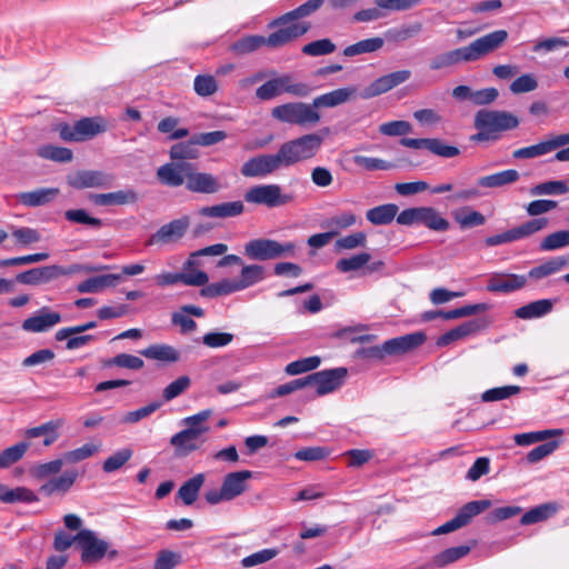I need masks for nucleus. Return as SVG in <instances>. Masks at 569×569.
I'll list each match as a JSON object with an SVG mask.
<instances>
[{"instance_id": "43", "label": "nucleus", "mask_w": 569, "mask_h": 569, "mask_svg": "<svg viewBox=\"0 0 569 569\" xmlns=\"http://www.w3.org/2000/svg\"><path fill=\"white\" fill-rule=\"evenodd\" d=\"M398 213V206L395 203H387L369 209L366 218L375 226H383L393 221Z\"/></svg>"}, {"instance_id": "26", "label": "nucleus", "mask_w": 569, "mask_h": 569, "mask_svg": "<svg viewBox=\"0 0 569 569\" xmlns=\"http://www.w3.org/2000/svg\"><path fill=\"white\" fill-rule=\"evenodd\" d=\"M190 316L202 318L204 310L194 305H184L179 311L172 313V325L178 326L181 333L193 332L197 330V322Z\"/></svg>"}, {"instance_id": "25", "label": "nucleus", "mask_w": 569, "mask_h": 569, "mask_svg": "<svg viewBox=\"0 0 569 569\" xmlns=\"http://www.w3.org/2000/svg\"><path fill=\"white\" fill-rule=\"evenodd\" d=\"M470 62L465 47L456 48L433 56L429 61L431 71L451 69L459 63Z\"/></svg>"}, {"instance_id": "10", "label": "nucleus", "mask_w": 569, "mask_h": 569, "mask_svg": "<svg viewBox=\"0 0 569 569\" xmlns=\"http://www.w3.org/2000/svg\"><path fill=\"white\" fill-rule=\"evenodd\" d=\"M491 507V501L475 500L463 505L457 515L446 523L433 530V535H445L467 526L471 519Z\"/></svg>"}, {"instance_id": "39", "label": "nucleus", "mask_w": 569, "mask_h": 569, "mask_svg": "<svg viewBox=\"0 0 569 569\" xmlns=\"http://www.w3.org/2000/svg\"><path fill=\"white\" fill-rule=\"evenodd\" d=\"M520 174L515 169H508L489 176L480 177L477 180L479 187L482 188H500L519 180Z\"/></svg>"}, {"instance_id": "29", "label": "nucleus", "mask_w": 569, "mask_h": 569, "mask_svg": "<svg viewBox=\"0 0 569 569\" xmlns=\"http://www.w3.org/2000/svg\"><path fill=\"white\" fill-rule=\"evenodd\" d=\"M355 87L339 88L323 93L312 101V108H333L349 101L356 94Z\"/></svg>"}, {"instance_id": "63", "label": "nucleus", "mask_w": 569, "mask_h": 569, "mask_svg": "<svg viewBox=\"0 0 569 569\" xmlns=\"http://www.w3.org/2000/svg\"><path fill=\"white\" fill-rule=\"evenodd\" d=\"M520 390H521V388L518 386H503V387L488 389L481 395V400L483 402H492V401L503 400L513 395L519 393Z\"/></svg>"}, {"instance_id": "64", "label": "nucleus", "mask_w": 569, "mask_h": 569, "mask_svg": "<svg viewBox=\"0 0 569 569\" xmlns=\"http://www.w3.org/2000/svg\"><path fill=\"white\" fill-rule=\"evenodd\" d=\"M27 449L28 446L23 442H20L3 450L0 453V468H8L19 461L23 457Z\"/></svg>"}, {"instance_id": "57", "label": "nucleus", "mask_w": 569, "mask_h": 569, "mask_svg": "<svg viewBox=\"0 0 569 569\" xmlns=\"http://www.w3.org/2000/svg\"><path fill=\"white\" fill-rule=\"evenodd\" d=\"M133 451L130 448H123L108 457L102 465L104 472H114L123 467L132 457Z\"/></svg>"}, {"instance_id": "33", "label": "nucleus", "mask_w": 569, "mask_h": 569, "mask_svg": "<svg viewBox=\"0 0 569 569\" xmlns=\"http://www.w3.org/2000/svg\"><path fill=\"white\" fill-rule=\"evenodd\" d=\"M202 261L194 251L189 254L182 263L181 272L191 279H196L193 283H187L188 287H203L209 282V276L201 270Z\"/></svg>"}, {"instance_id": "53", "label": "nucleus", "mask_w": 569, "mask_h": 569, "mask_svg": "<svg viewBox=\"0 0 569 569\" xmlns=\"http://www.w3.org/2000/svg\"><path fill=\"white\" fill-rule=\"evenodd\" d=\"M358 222V217L351 211H340L333 216H331L327 222L326 227L330 229V231H337V234L342 229H348L355 226Z\"/></svg>"}, {"instance_id": "38", "label": "nucleus", "mask_w": 569, "mask_h": 569, "mask_svg": "<svg viewBox=\"0 0 569 569\" xmlns=\"http://www.w3.org/2000/svg\"><path fill=\"white\" fill-rule=\"evenodd\" d=\"M140 353L148 359H153L161 362L172 363L180 360L179 351L170 345H151L148 348L141 350Z\"/></svg>"}, {"instance_id": "22", "label": "nucleus", "mask_w": 569, "mask_h": 569, "mask_svg": "<svg viewBox=\"0 0 569 569\" xmlns=\"http://www.w3.org/2000/svg\"><path fill=\"white\" fill-rule=\"evenodd\" d=\"M186 188L190 192L212 194L221 190L219 178L208 172L196 171L194 164L188 174Z\"/></svg>"}, {"instance_id": "17", "label": "nucleus", "mask_w": 569, "mask_h": 569, "mask_svg": "<svg viewBox=\"0 0 569 569\" xmlns=\"http://www.w3.org/2000/svg\"><path fill=\"white\" fill-rule=\"evenodd\" d=\"M569 144V133L550 136L549 139L536 144L523 147L512 152L513 159H532L552 152L553 150Z\"/></svg>"}, {"instance_id": "60", "label": "nucleus", "mask_w": 569, "mask_h": 569, "mask_svg": "<svg viewBox=\"0 0 569 569\" xmlns=\"http://www.w3.org/2000/svg\"><path fill=\"white\" fill-rule=\"evenodd\" d=\"M98 450L99 447L97 445L84 443L77 449L64 452L62 455L63 461L66 465L77 463L92 457L96 452H98Z\"/></svg>"}, {"instance_id": "2", "label": "nucleus", "mask_w": 569, "mask_h": 569, "mask_svg": "<svg viewBox=\"0 0 569 569\" xmlns=\"http://www.w3.org/2000/svg\"><path fill=\"white\" fill-rule=\"evenodd\" d=\"M244 254L251 260L268 261L295 258L299 247L293 241L279 242L269 238H256L244 244Z\"/></svg>"}, {"instance_id": "11", "label": "nucleus", "mask_w": 569, "mask_h": 569, "mask_svg": "<svg viewBox=\"0 0 569 569\" xmlns=\"http://www.w3.org/2000/svg\"><path fill=\"white\" fill-rule=\"evenodd\" d=\"M191 220L188 216H182L161 226L150 236L147 246H167L179 242L187 233Z\"/></svg>"}, {"instance_id": "56", "label": "nucleus", "mask_w": 569, "mask_h": 569, "mask_svg": "<svg viewBox=\"0 0 569 569\" xmlns=\"http://www.w3.org/2000/svg\"><path fill=\"white\" fill-rule=\"evenodd\" d=\"M548 223H549V219L546 217H539V218H535L529 221H526L515 228L517 239L521 240V239L528 238V237L543 230L545 228H547Z\"/></svg>"}, {"instance_id": "62", "label": "nucleus", "mask_w": 569, "mask_h": 569, "mask_svg": "<svg viewBox=\"0 0 569 569\" xmlns=\"http://www.w3.org/2000/svg\"><path fill=\"white\" fill-rule=\"evenodd\" d=\"M470 552V547L458 546L448 548L435 557V563L439 567H443L448 563L457 561Z\"/></svg>"}, {"instance_id": "48", "label": "nucleus", "mask_w": 569, "mask_h": 569, "mask_svg": "<svg viewBox=\"0 0 569 569\" xmlns=\"http://www.w3.org/2000/svg\"><path fill=\"white\" fill-rule=\"evenodd\" d=\"M37 154L40 158L60 163H67L73 159V153L71 149L53 144H44L39 147L37 149Z\"/></svg>"}, {"instance_id": "35", "label": "nucleus", "mask_w": 569, "mask_h": 569, "mask_svg": "<svg viewBox=\"0 0 569 569\" xmlns=\"http://www.w3.org/2000/svg\"><path fill=\"white\" fill-rule=\"evenodd\" d=\"M199 430L184 429L173 435L170 439L171 446L180 456L188 455L198 449Z\"/></svg>"}, {"instance_id": "28", "label": "nucleus", "mask_w": 569, "mask_h": 569, "mask_svg": "<svg viewBox=\"0 0 569 569\" xmlns=\"http://www.w3.org/2000/svg\"><path fill=\"white\" fill-rule=\"evenodd\" d=\"M244 211L243 202L240 200L222 202L214 206H207L199 209L198 213L204 218H232L242 214Z\"/></svg>"}, {"instance_id": "52", "label": "nucleus", "mask_w": 569, "mask_h": 569, "mask_svg": "<svg viewBox=\"0 0 569 569\" xmlns=\"http://www.w3.org/2000/svg\"><path fill=\"white\" fill-rule=\"evenodd\" d=\"M555 512H556L555 506H552L550 503L540 505V506H537V507L530 509L526 513H523L520 519V523L527 526V525L541 522L543 520H547Z\"/></svg>"}, {"instance_id": "34", "label": "nucleus", "mask_w": 569, "mask_h": 569, "mask_svg": "<svg viewBox=\"0 0 569 569\" xmlns=\"http://www.w3.org/2000/svg\"><path fill=\"white\" fill-rule=\"evenodd\" d=\"M238 279H234L240 291L262 282L267 278L266 268L258 263L242 264Z\"/></svg>"}, {"instance_id": "13", "label": "nucleus", "mask_w": 569, "mask_h": 569, "mask_svg": "<svg viewBox=\"0 0 569 569\" xmlns=\"http://www.w3.org/2000/svg\"><path fill=\"white\" fill-rule=\"evenodd\" d=\"M425 340L426 336L422 332L409 333L387 340L381 347L370 348L367 351V355L370 357L381 358L385 355L402 353L419 347L425 342Z\"/></svg>"}, {"instance_id": "27", "label": "nucleus", "mask_w": 569, "mask_h": 569, "mask_svg": "<svg viewBox=\"0 0 569 569\" xmlns=\"http://www.w3.org/2000/svg\"><path fill=\"white\" fill-rule=\"evenodd\" d=\"M250 478H252V472L249 470L230 472L223 478L221 488L229 501L247 490V481Z\"/></svg>"}, {"instance_id": "61", "label": "nucleus", "mask_w": 569, "mask_h": 569, "mask_svg": "<svg viewBox=\"0 0 569 569\" xmlns=\"http://www.w3.org/2000/svg\"><path fill=\"white\" fill-rule=\"evenodd\" d=\"M336 50V44L330 39H320L305 44L302 53L310 57L327 56Z\"/></svg>"}, {"instance_id": "51", "label": "nucleus", "mask_w": 569, "mask_h": 569, "mask_svg": "<svg viewBox=\"0 0 569 569\" xmlns=\"http://www.w3.org/2000/svg\"><path fill=\"white\" fill-rule=\"evenodd\" d=\"M422 226L433 231H447L450 227V222L441 216V213L432 208L426 207L422 216Z\"/></svg>"}, {"instance_id": "59", "label": "nucleus", "mask_w": 569, "mask_h": 569, "mask_svg": "<svg viewBox=\"0 0 569 569\" xmlns=\"http://www.w3.org/2000/svg\"><path fill=\"white\" fill-rule=\"evenodd\" d=\"M569 246V230H560L548 234L540 243V250L552 251Z\"/></svg>"}, {"instance_id": "15", "label": "nucleus", "mask_w": 569, "mask_h": 569, "mask_svg": "<svg viewBox=\"0 0 569 569\" xmlns=\"http://www.w3.org/2000/svg\"><path fill=\"white\" fill-rule=\"evenodd\" d=\"M283 168L277 153L259 154L248 159L241 167V174L247 178L267 177Z\"/></svg>"}, {"instance_id": "32", "label": "nucleus", "mask_w": 569, "mask_h": 569, "mask_svg": "<svg viewBox=\"0 0 569 569\" xmlns=\"http://www.w3.org/2000/svg\"><path fill=\"white\" fill-rule=\"evenodd\" d=\"M63 425L64 420L61 418L50 420L46 423L28 429L26 431V436L28 438H38L42 436L44 437L43 445L49 447L58 440L60 436L59 430L63 427Z\"/></svg>"}, {"instance_id": "4", "label": "nucleus", "mask_w": 569, "mask_h": 569, "mask_svg": "<svg viewBox=\"0 0 569 569\" xmlns=\"http://www.w3.org/2000/svg\"><path fill=\"white\" fill-rule=\"evenodd\" d=\"M107 131V122L101 117L82 118L72 126L61 123L58 126L60 138L67 142H80Z\"/></svg>"}, {"instance_id": "6", "label": "nucleus", "mask_w": 569, "mask_h": 569, "mask_svg": "<svg viewBox=\"0 0 569 569\" xmlns=\"http://www.w3.org/2000/svg\"><path fill=\"white\" fill-rule=\"evenodd\" d=\"M287 92L296 97H307L311 92L310 86L307 83H292L290 76H281L273 78L256 90V96L260 100H270Z\"/></svg>"}, {"instance_id": "55", "label": "nucleus", "mask_w": 569, "mask_h": 569, "mask_svg": "<svg viewBox=\"0 0 569 569\" xmlns=\"http://www.w3.org/2000/svg\"><path fill=\"white\" fill-rule=\"evenodd\" d=\"M371 260V256L368 252H361L353 254L349 258H343L337 261V269L341 272L358 271Z\"/></svg>"}, {"instance_id": "3", "label": "nucleus", "mask_w": 569, "mask_h": 569, "mask_svg": "<svg viewBox=\"0 0 569 569\" xmlns=\"http://www.w3.org/2000/svg\"><path fill=\"white\" fill-rule=\"evenodd\" d=\"M108 268V266L73 264L68 270H66L57 264L44 266L18 273L16 281L28 286H39L49 283L58 279L60 276L70 274L73 272H97Z\"/></svg>"}, {"instance_id": "41", "label": "nucleus", "mask_w": 569, "mask_h": 569, "mask_svg": "<svg viewBox=\"0 0 569 569\" xmlns=\"http://www.w3.org/2000/svg\"><path fill=\"white\" fill-rule=\"evenodd\" d=\"M206 481V477L203 473H197L189 480H187L178 490L177 496L180 498L184 505H192L198 496L201 487Z\"/></svg>"}, {"instance_id": "36", "label": "nucleus", "mask_w": 569, "mask_h": 569, "mask_svg": "<svg viewBox=\"0 0 569 569\" xmlns=\"http://www.w3.org/2000/svg\"><path fill=\"white\" fill-rule=\"evenodd\" d=\"M568 266H569V254L555 257V258H551V259L547 260L546 262L530 269V271L528 272V276H526V277H527V279L531 278L535 280H540L542 278L549 277L553 273L561 271L563 268H566Z\"/></svg>"}, {"instance_id": "42", "label": "nucleus", "mask_w": 569, "mask_h": 569, "mask_svg": "<svg viewBox=\"0 0 569 569\" xmlns=\"http://www.w3.org/2000/svg\"><path fill=\"white\" fill-rule=\"evenodd\" d=\"M238 284L234 279H222L218 282L207 283L200 290V295L206 298H218L239 292Z\"/></svg>"}, {"instance_id": "40", "label": "nucleus", "mask_w": 569, "mask_h": 569, "mask_svg": "<svg viewBox=\"0 0 569 569\" xmlns=\"http://www.w3.org/2000/svg\"><path fill=\"white\" fill-rule=\"evenodd\" d=\"M59 193L56 188H40L37 190L21 192L18 200L27 207H39L48 203L54 196Z\"/></svg>"}, {"instance_id": "24", "label": "nucleus", "mask_w": 569, "mask_h": 569, "mask_svg": "<svg viewBox=\"0 0 569 569\" xmlns=\"http://www.w3.org/2000/svg\"><path fill=\"white\" fill-rule=\"evenodd\" d=\"M487 321L482 318L472 319L469 321H466L456 328L447 331L441 337L438 338L437 345L438 346H448L449 343L459 340L465 339L467 337L473 336L478 333L480 330L486 328Z\"/></svg>"}, {"instance_id": "46", "label": "nucleus", "mask_w": 569, "mask_h": 569, "mask_svg": "<svg viewBox=\"0 0 569 569\" xmlns=\"http://www.w3.org/2000/svg\"><path fill=\"white\" fill-rule=\"evenodd\" d=\"M262 46L268 47L267 37L263 36H247L230 46V50L237 56H244L254 52Z\"/></svg>"}, {"instance_id": "12", "label": "nucleus", "mask_w": 569, "mask_h": 569, "mask_svg": "<svg viewBox=\"0 0 569 569\" xmlns=\"http://www.w3.org/2000/svg\"><path fill=\"white\" fill-rule=\"evenodd\" d=\"M269 28H278L267 37L268 47L277 49L306 34L311 24L310 22L276 23L274 19L269 23Z\"/></svg>"}, {"instance_id": "5", "label": "nucleus", "mask_w": 569, "mask_h": 569, "mask_svg": "<svg viewBox=\"0 0 569 569\" xmlns=\"http://www.w3.org/2000/svg\"><path fill=\"white\" fill-rule=\"evenodd\" d=\"M271 116L280 122L290 124H315L320 120V114L312 108V104L303 102H288L274 107Z\"/></svg>"}, {"instance_id": "18", "label": "nucleus", "mask_w": 569, "mask_h": 569, "mask_svg": "<svg viewBox=\"0 0 569 569\" xmlns=\"http://www.w3.org/2000/svg\"><path fill=\"white\" fill-rule=\"evenodd\" d=\"M62 321V316L49 307H42L31 317L23 320L21 328L26 332L41 333L54 328Z\"/></svg>"}, {"instance_id": "23", "label": "nucleus", "mask_w": 569, "mask_h": 569, "mask_svg": "<svg viewBox=\"0 0 569 569\" xmlns=\"http://www.w3.org/2000/svg\"><path fill=\"white\" fill-rule=\"evenodd\" d=\"M112 176L100 170H81L68 177V183L77 189L109 187Z\"/></svg>"}, {"instance_id": "49", "label": "nucleus", "mask_w": 569, "mask_h": 569, "mask_svg": "<svg viewBox=\"0 0 569 569\" xmlns=\"http://www.w3.org/2000/svg\"><path fill=\"white\" fill-rule=\"evenodd\" d=\"M383 39L380 37L369 38L357 43L350 44L343 49L346 57H355L362 53H370L380 50L383 47Z\"/></svg>"}, {"instance_id": "30", "label": "nucleus", "mask_w": 569, "mask_h": 569, "mask_svg": "<svg viewBox=\"0 0 569 569\" xmlns=\"http://www.w3.org/2000/svg\"><path fill=\"white\" fill-rule=\"evenodd\" d=\"M90 199L97 206H121L136 203L138 201V194L132 189H126L109 193L91 194Z\"/></svg>"}, {"instance_id": "37", "label": "nucleus", "mask_w": 569, "mask_h": 569, "mask_svg": "<svg viewBox=\"0 0 569 569\" xmlns=\"http://www.w3.org/2000/svg\"><path fill=\"white\" fill-rule=\"evenodd\" d=\"M79 473L77 470H67L61 476L52 478L40 487V492L51 496L56 492H67L76 482Z\"/></svg>"}, {"instance_id": "58", "label": "nucleus", "mask_w": 569, "mask_h": 569, "mask_svg": "<svg viewBox=\"0 0 569 569\" xmlns=\"http://www.w3.org/2000/svg\"><path fill=\"white\" fill-rule=\"evenodd\" d=\"M193 89L200 97H210L218 91V82L211 74H198L193 80Z\"/></svg>"}, {"instance_id": "7", "label": "nucleus", "mask_w": 569, "mask_h": 569, "mask_svg": "<svg viewBox=\"0 0 569 569\" xmlns=\"http://www.w3.org/2000/svg\"><path fill=\"white\" fill-rule=\"evenodd\" d=\"M244 200L248 203L263 204L268 208H276L290 203L293 200V196L283 193L281 186L270 183L251 187L244 193Z\"/></svg>"}, {"instance_id": "8", "label": "nucleus", "mask_w": 569, "mask_h": 569, "mask_svg": "<svg viewBox=\"0 0 569 569\" xmlns=\"http://www.w3.org/2000/svg\"><path fill=\"white\" fill-rule=\"evenodd\" d=\"M518 126L519 119L508 111L481 109L475 114V127H483L495 136Z\"/></svg>"}, {"instance_id": "9", "label": "nucleus", "mask_w": 569, "mask_h": 569, "mask_svg": "<svg viewBox=\"0 0 569 569\" xmlns=\"http://www.w3.org/2000/svg\"><path fill=\"white\" fill-rule=\"evenodd\" d=\"M77 545L81 549V561L86 565L99 562L108 552V542L90 529L77 533Z\"/></svg>"}, {"instance_id": "44", "label": "nucleus", "mask_w": 569, "mask_h": 569, "mask_svg": "<svg viewBox=\"0 0 569 569\" xmlns=\"http://www.w3.org/2000/svg\"><path fill=\"white\" fill-rule=\"evenodd\" d=\"M322 4L323 0H308L298 8L277 18L276 23L300 22V19L316 12Z\"/></svg>"}, {"instance_id": "21", "label": "nucleus", "mask_w": 569, "mask_h": 569, "mask_svg": "<svg viewBox=\"0 0 569 569\" xmlns=\"http://www.w3.org/2000/svg\"><path fill=\"white\" fill-rule=\"evenodd\" d=\"M527 284L523 274L495 272L489 276L486 289L495 293H510L522 289Z\"/></svg>"}, {"instance_id": "19", "label": "nucleus", "mask_w": 569, "mask_h": 569, "mask_svg": "<svg viewBox=\"0 0 569 569\" xmlns=\"http://www.w3.org/2000/svg\"><path fill=\"white\" fill-rule=\"evenodd\" d=\"M191 169V162H168L158 168L157 178L164 186L180 187L188 181Z\"/></svg>"}, {"instance_id": "31", "label": "nucleus", "mask_w": 569, "mask_h": 569, "mask_svg": "<svg viewBox=\"0 0 569 569\" xmlns=\"http://www.w3.org/2000/svg\"><path fill=\"white\" fill-rule=\"evenodd\" d=\"M122 280L121 274L108 273L88 278L77 286L80 293H96L106 288H113Z\"/></svg>"}, {"instance_id": "1", "label": "nucleus", "mask_w": 569, "mask_h": 569, "mask_svg": "<svg viewBox=\"0 0 569 569\" xmlns=\"http://www.w3.org/2000/svg\"><path fill=\"white\" fill-rule=\"evenodd\" d=\"M322 142L323 138L320 134L308 133L283 142L277 152L283 168H288L313 158Z\"/></svg>"}, {"instance_id": "45", "label": "nucleus", "mask_w": 569, "mask_h": 569, "mask_svg": "<svg viewBox=\"0 0 569 569\" xmlns=\"http://www.w3.org/2000/svg\"><path fill=\"white\" fill-rule=\"evenodd\" d=\"M169 154L172 160H179L180 162H184L183 160H194L199 158L200 152L198 149V142H196V137L192 136L188 141L174 143L170 148Z\"/></svg>"}, {"instance_id": "54", "label": "nucleus", "mask_w": 569, "mask_h": 569, "mask_svg": "<svg viewBox=\"0 0 569 569\" xmlns=\"http://www.w3.org/2000/svg\"><path fill=\"white\" fill-rule=\"evenodd\" d=\"M320 363L318 356L307 357L288 363L284 371L287 375L297 376L317 369Z\"/></svg>"}, {"instance_id": "20", "label": "nucleus", "mask_w": 569, "mask_h": 569, "mask_svg": "<svg viewBox=\"0 0 569 569\" xmlns=\"http://www.w3.org/2000/svg\"><path fill=\"white\" fill-rule=\"evenodd\" d=\"M347 373V369L342 367L312 373V382L317 387V395L325 396L339 389Z\"/></svg>"}, {"instance_id": "16", "label": "nucleus", "mask_w": 569, "mask_h": 569, "mask_svg": "<svg viewBox=\"0 0 569 569\" xmlns=\"http://www.w3.org/2000/svg\"><path fill=\"white\" fill-rule=\"evenodd\" d=\"M507 38L508 32L506 30H496L476 39L465 47L469 61H477L481 57L497 50L505 43Z\"/></svg>"}, {"instance_id": "14", "label": "nucleus", "mask_w": 569, "mask_h": 569, "mask_svg": "<svg viewBox=\"0 0 569 569\" xmlns=\"http://www.w3.org/2000/svg\"><path fill=\"white\" fill-rule=\"evenodd\" d=\"M410 70H398L388 74H383L363 88V90L360 92V97L367 100L381 96L405 83L410 79Z\"/></svg>"}, {"instance_id": "47", "label": "nucleus", "mask_w": 569, "mask_h": 569, "mask_svg": "<svg viewBox=\"0 0 569 569\" xmlns=\"http://www.w3.org/2000/svg\"><path fill=\"white\" fill-rule=\"evenodd\" d=\"M552 302L548 299L537 300L515 310V316L520 319H533L549 313Z\"/></svg>"}, {"instance_id": "50", "label": "nucleus", "mask_w": 569, "mask_h": 569, "mask_svg": "<svg viewBox=\"0 0 569 569\" xmlns=\"http://www.w3.org/2000/svg\"><path fill=\"white\" fill-rule=\"evenodd\" d=\"M569 191L567 182L562 180H550L538 183L530 189L531 196H556Z\"/></svg>"}]
</instances>
